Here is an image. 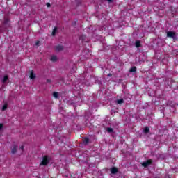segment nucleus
Segmentation results:
<instances>
[{
    "mask_svg": "<svg viewBox=\"0 0 178 178\" xmlns=\"http://www.w3.org/2000/svg\"><path fill=\"white\" fill-rule=\"evenodd\" d=\"M51 79H47V83H51Z\"/></svg>",
    "mask_w": 178,
    "mask_h": 178,
    "instance_id": "obj_27",
    "label": "nucleus"
},
{
    "mask_svg": "<svg viewBox=\"0 0 178 178\" xmlns=\"http://www.w3.org/2000/svg\"><path fill=\"white\" fill-rule=\"evenodd\" d=\"M136 48H140L141 47V42L140 40H137L135 43Z\"/></svg>",
    "mask_w": 178,
    "mask_h": 178,
    "instance_id": "obj_13",
    "label": "nucleus"
},
{
    "mask_svg": "<svg viewBox=\"0 0 178 178\" xmlns=\"http://www.w3.org/2000/svg\"><path fill=\"white\" fill-rule=\"evenodd\" d=\"M53 97H54V98H58V97H59V93L57 92H53Z\"/></svg>",
    "mask_w": 178,
    "mask_h": 178,
    "instance_id": "obj_17",
    "label": "nucleus"
},
{
    "mask_svg": "<svg viewBox=\"0 0 178 178\" xmlns=\"http://www.w3.org/2000/svg\"><path fill=\"white\" fill-rule=\"evenodd\" d=\"M55 49L56 52H60V51H63V47L60 44H58L56 46Z\"/></svg>",
    "mask_w": 178,
    "mask_h": 178,
    "instance_id": "obj_6",
    "label": "nucleus"
},
{
    "mask_svg": "<svg viewBox=\"0 0 178 178\" xmlns=\"http://www.w3.org/2000/svg\"><path fill=\"white\" fill-rule=\"evenodd\" d=\"M29 77L31 80H34V79H35V74H34V71H31Z\"/></svg>",
    "mask_w": 178,
    "mask_h": 178,
    "instance_id": "obj_7",
    "label": "nucleus"
},
{
    "mask_svg": "<svg viewBox=\"0 0 178 178\" xmlns=\"http://www.w3.org/2000/svg\"><path fill=\"white\" fill-rule=\"evenodd\" d=\"M51 62H56V60H58V58L56 57V56H53L51 58Z\"/></svg>",
    "mask_w": 178,
    "mask_h": 178,
    "instance_id": "obj_15",
    "label": "nucleus"
},
{
    "mask_svg": "<svg viewBox=\"0 0 178 178\" xmlns=\"http://www.w3.org/2000/svg\"><path fill=\"white\" fill-rule=\"evenodd\" d=\"M76 24H77V20L74 21L73 23H72V25L74 26H76Z\"/></svg>",
    "mask_w": 178,
    "mask_h": 178,
    "instance_id": "obj_22",
    "label": "nucleus"
},
{
    "mask_svg": "<svg viewBox=\"0 0 178 178\" xmlns=\"http://www.w3.org/2000/svg\"><path fill=\"white\" fill-rule=\"evenodd\" d=\"M56 31H58V27L55 26L51 33V35L53 37H55V35H56Z\"/></svg>",
    "mask_w": 178,
    "mask_h": 178,
    "instance_id": "obj_9",
    "label": "nucleus"
},
{
    "mask_svg": "<svg viewBox=\"0 0 178 178\" xmlns=\"http://www.w3.org/2000/svg\"><path fill=\"white\" fill-rule=\"evenodd\" d=\"M20 149L22 150V151H24V146H21V147H20Z\"/></svg>",
    "mask_w": 178,
    "mask_h": 178,
    "instance_id": "obj_25",
    "label": "nucleus"
},
{
    "mask_svg": "<svg viewBox=\"0 0 178 178\" xmlns=\"http://www.w3.org/2000/svg\"><path fill=\"white\" fill-rule=\"evenodd\" d=\"M3 128V124H0V130H2Z\"/></svg>",
    "mask_w": 178,
    "mask_h": 178,
    "instance_id": "obj_23",
    "label": "nucleus"
},
{
    "mask_svg": "<svg viewBox=\"0 0 178 178\" xmlns=\"http://www.w3.org/2000/svg\"><path fill=\"white\" fill-rule=\"evenodd\" d=\"M129 72H130V73H134V72H137V67L134 66V67H131L129 70Z\"/></svg>",
    "mask_w": 178,
    "mask_h": 178,
    "instance_id": "obj_10",
    "label": "nucleus"
},
{
    "mask_svg": "<svg viewBox=\"0 0 178 178\" xmlns=\"http://www.w3.org/2000/svg\"><path fill=\"white\" fill-rule=\"evenodd\" d=\"M123 102H124V100L123 99H120L118 100H117V104H123Z\"/></svg>",
    "mask_w": 178,
    "mask_h": 178,
    "instance_id": "obj_18",
    "label": "nucleus"
},
{
    "mask_svg": "<svg viewBox=\"0 0 178 178\" xmlns=\"http://www.w3.org/2000/svg\"><path fill=\"white\" fill-rule=\"evenodd\" d=\"M47 8H51V3H47Z\"/></svg>",
    "mask_w": 178,
    "mask_h": 178,
    "instance_id": "obj_24",
    "label": "nucleus"
},
{
    "mask_svg": "<svg viewBox=\"0 0 178 178\" xmlns=\"http://www.w3.org/2000/svg\"><path fill=\"white\" fill-rule=\"evenodd\" d=\"M8 109V104H4L2 107V111H6Z\"/></svg>",
    "mask_w": 178,
    "mask_h": 178,
    "instance_id": "obj_19",
    "label": "nucleus"
},
{
    "mask_svg": "<svg viewBox=\"0 0 178 178\" xmlns=\"http://www.w3.org/2000/svg\"><path fill=\"white\" fill-rule=\"evenodd\" d=\"M51 161V157L48 155H45L42 157V161L40 162V166H47Z\"/></svg>",
    "mask_w": 178,
    "mask_h": 178,
    "instance_id": "obj_1",
    "label": "nucleus"
},
{
    "mask_svg": "<svg viewBox=\"0 0 178 178\" xmlns=\"http://www.w3.org/2000/svg\"><path fill=\"white\" fill-rule=\"evenodd\" d=\"M90 143V139L88 138H85L83 139V144H85L86 145H87V144H88Z\"/></svg>",
    "mask_w": 178,
    "mask_h": 178,
    "instance_id": "obj_14",
    "label": "nucleus"
},
{
    "mask_svg": "<svg viewBox=\"0 0 178 178\" xmlns=\"http://www.w3.org/2000/svg\"><path fill=\"white\" fill-rule=\"evenodd\" d=\"M149 165H152V159H149V160L142 163V166H143V168H148V166H149Z\"/></svg>",
    "mask_w": 178,
    "mask_h": 178,
    "instance_id": "obj_2",
    "label": "nucleus"
},
{
    "mask_svg": "<svg viewBox=\"0 0 178 178\" xmlns=\"http://www.w3.org/2000/svg\"><path fill=\"white\" fill-rule=\"evenodd\" d=\"M111 172L112 175H116V173H118L119 172V169H118V168H116V167H113L111 169Z\"/></svg>",
    "mask_w": 178,
    "mask_h": 178,
    "instance_id": "obj_5",
    "label": "nucleus"
},
{
    "mask_svg": "<svg viewBox=\"0 0 178 178\" xmlns=\"http://www.w3.org/2000/svg\"><path fill=\"white\" fill-rule=\"evenodd\" d=\"M86 38H87V35H82L79 37V40L81 41H86Z\"/></svg>",
    "mask_w": 178,
    "mask_h": 178,
    "instance_id": "obj_12",
    "label": "nucleus"
},
{
    "mask_svg": "<svg viewBox=\"0 0 178 178\" xmlns=\"http://www.w3.org/2000/svg\"><path fill=\"white\" fill-rule=\"evenodd\" d=\"M108 2H113V0H107Z\"/></svg>",
    "mask_w": 178,
    "mask_h": 178,
    "instance_id": "obj_28",
    "label": "nucleus"
},
{
    "mask_svg": "<svg viewBox=\"0 0 178 178\" xmlns=\"http://www.w3.org/2000/svg\"><path fill=\"white\" fill-rule=\"evenodd\" d=\"M107 131L108 133H113V129H112V128H107Z\"/></svg>",
    "mask_w": 178,
    "mask_h": 178,
    "instance_id": "obj_20",
    "label": "nucleus"
},
{
    "mask_svg": "<svg viewBox=\"0 0 178 178\" xmlns=\"http://www.w3.org/2000/svg\"><path fill=\"white\" fill-rule=\"evenodd\" d=\"M144 133H145V134L149 133V128L148 127H145L144 129Z\"/></svg>",
    "mask_w": 178,
    "mask_h": 178,
    "instance_id": "obj_16",
    "label": "nucleus"
},
{
    "mask_svg": "<svg viewBox=\"0 0 178 178\" xmlns=\"http://www.w3.org/2000/svg\"><path fill=\"white\" fill-rule=\"evenodd\" d=\"M108 77H112V74H111V73H109V74H108Z\"/></svg>",
    "mask_w": 178,
    "mask_h": 178,
    "instance_id": "obj_26",
    "label": "nucleus"
},
{
    "mask_svg": "<svg viewBox=\"0 0 178 178\" xmlns=\"http://www.w3.org/2000/svg\"><path fill=\"white\" fill-rule=\"evenodd\" d=\"M8 80H9V76L5 75L2 79V83L5 84V83L7 82Z\"/></svg>",
    "mask_w": 178,
    "mask_h": 178,
    "instance_id": "obj_8",
    "label": "nucleus"
},
{
    "mask_svg": "<svg viewBox=\"0 0 178 178\" xmlns=\"http://www.w3.org/2000/svg\"><path fill=\"white\" fill-rule=\"evenodd\" d=\"M12 154H16L17 152V146L14 145L11 150Z\"/></svg>",
    "mask_w": 178,
    "mask_h": 178,
    "instance_id": "obj_11",
    "label": "nucleus"
},
{
    "mask_svg": "<svg viewBox=\"0 0 178 178\" xmlns=\"http://www.w3.org/2000/svg\"><path fill=\"white\" fill-rule=\"evenodd\" d=\"M35 45H36V47H39V45H40V42H39V40H38V41L35 42Z\"/></svg>",
    "mask_w": 178,
    "mask_h": 178,
    "instance_id": "obj_21",
    "label": "nucleus"
},
{
    "mask_svg": "<svg viewBox=\"0 0 178 178\" xmlns=\"http://www.w3.org/2000/svg\"><path fill=\"white\" fill-rule=\"evenodd\" d=\"M10 22V19H9V18L5 17H4V21L3 22V24L4 26H10V24H9Z\"/></svg>",
    "mask_w": 178,
    "mask_h": 178,
    "instance_id": "obj_4",
    "label": "nucleus"
},
{
    "mask_svg": "<svg viewBox=\"0 0 178 178\" xmlns=\"http://www.w3.org/2000/svg\"><path fill=\"white\" fill-rule=\"evenodd\" d=\"M167 37L175 40V38H176V33L174 31H168L167 32Z\"/></svg>",
    "mask_w": 178,
    "mask_h": 178,
    "instance_id": "obj_3",
    "label": "nucleus"
}]
</instances>
